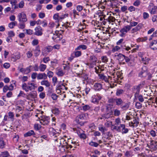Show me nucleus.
<instances>
[{"label": "nucleus", "mask_w": 157, "mask_h": 157, "mask_svg": "<svg viewBox=\"0 0 157 157\" xmlns=\"http://www.w3.org/2000/svg\"><path fill=\"white\" fill-rule=\"evenodd\" d=\"M75 55L76 57H79L81 56V52L79 51H77L74 52Z\"/></svg>", "instance_id": "ea45409f"}, {"label": "nucleus", "mask_w": 157, "mask_h": 157, "mask_svg": "<svg viewBox=\"0 0 157 157\" xmlns=\"http://www.w3.org/2000/svg\"><path fill=\"white\" fill-rule=\"evenodd\" d=\"M34 128L35 130H39L41 128V127L38 124H35L34 125Z\"/></svg>", "instance_id": "49530a36"}, {"label": "nucleus", "mask_w": 157, "mask_h": 157, "mask_svg": "<svg viewBox=\"0 0 157 157\" xmlns=\"http://www.w3.org/2000/svg\"><path fill=\"white\" fill-rule=\"evenodd\" d=\"M131 29V26L129 25H127L124 26L120 31L121 34L120 36H123L128 31Z\"/></svg>", "instance_id": "39448f33"}, {"label": "nucleus", "mask_w": 157, "mask_h": 157, "mask_svg": "<svg viewBox=\"0 0 157 157\" xmlns=\"http://www.w3.org/2000/svg\"><path fill=\"white\" fill-rule=\"evenodd\" d=\"M26 55L28 58H30L32 57L33 56L32 52L31 51H29L26 53Z\"/></svg>", "instance_id": "3c124183"}, {"label": "nucleus", "mask_w": 157, "mask_h": 157, "mask_svg": "<svg viewBox=\"0 0 157 157\" xmlns=\"http://www.w3.org/2000/svg\"><path fill=\"white\" fill-rule=\"evenodd\" d=\"M133 122V124L135 125V126L136 127L137 126L139 122L136 119H134L132 121Z\"/></svg>", "instance_id": "6e6d98bb"}, {"label": "nucleus", "mask_w": 157, "mask_h": 157, "mask_svg": "<svg viewBox=\"0 0 157 157\" xmlns=\"http://www.w3.org/2000/svg\"><path fill=\"white\" fill-rule=\"evenodd\" d=\"M99 130L101 132L102 134H105V132L107 131V129L105 127L102 126H101L98 127Z\"/></svg>", "instance_id": "393cba45"}, {"label": "nucleus", "mask_w": 157, "mask_h": 157, "mask_svg": "<svg viewBox=\"0 0 157 157\" xmlns=\"http://www.w3.org/2000/svg\"><path fill=\"white\" fill-rule=\"evenodd\" d=\"M42 85H45L47 87H49L50 85V83L48 80H43L41 82Z\"/></svg>", "instance_id": "aec40b11"}, {"label": "nucleus", "mask_w": 157, "mask_h": 157, "mask_svg": "<svg viewBox=\"0 0 157 157\" xmlns=\"http://www.w3.org/2000/svg\"><path fill=\"white\" fill-rule=\"evenodd\" d=\"M136 107L138 109H140L141 107V105L140 103L139 102H137L136 103Z\"/></svg>", "instance_id": "680f3d73"}, {"label": "nucleus", "mask_w": 157, "mask_h": 157, "mask_svg": "<svg viewBox=\"0 0 157 157\" xmlns=\"http://www.w3.org/2000/svg\"><path fill=\"white\" fill-rule=\"evenodd\" d=\"M24 2L23 1H22L20 2L18 4V7L20 8H22L24 6Z\"/></svg>", "instance_id": "37998d69"}, {"label": "nucleus", "mask_w": 157, "mask_h": 157, "mask_svg": "<svg viewBox=\"0 0 157 157\" xmlns=\"http://www.w3.org/2000/svg\"><path fill=\"white\" fill-rule=\"evenodd\" d=\"M8 90H9V86L7 85L5 86L3 88V92H6Z\"/></svg>", "instance_id": "69168bd1"}, {"label": "nucleus", "mask_w": 157, "mask_h": 157, "mask_svg": "<svg viewBox=\"0 0 157 157\" xmlns=\"http://www.w3.org/2000/svg\"><path fill=\"white\" fill-rule=\"evenodd\" d=\"M61 147V148H59V151L62 152H64L65 151V146H61L60 147Z\"/></svg>", "instance_id": "4d7b16f0"}, {"label": "nucleus", "mask_w": 157, "mask_h": 157, "mask_svg": "<svg viewBox=\"0 0 157 157\" xmlns=\"http://www.w3.org/2000/svg\"><path fill=\"white\" fill-rule=\"evenodd\" d=\"M78 121H82L85 119L86 116L85 114H81L78 116Z\"/></svg>", "instance_id": "a878e982"}, {"label": "nucleus", "mask_w": 157, "mask_h": 157, "mask_svg": "<svg viewBox=\"0 0 157 157\" xmlns=\"http://www.w3.org/2000/svg\"><path fill=\"white\" fill-rule=\"evenodd\" d=\"M120 49V47L117 46L114 47L112 48V51L113 52H115L118 51Z\"/></svg>", "instance_id": "58836bf2"}, {"label": "nucleus", "mask_w": 157, "mask_h": 157, "mask_svg": "<svg viewBox=\"0 0 157 157\" xmlns=\"http://www.w3.org/2000/svg\"><path fill=\"white\" fill-rule=\"evenodd\" d=\"M105 16L103 17V18H104V20H106L109 23H110L111 22H113L115 20V18L112 16H109L108 18H107L106 19H105Z\"/></svg>", "instance_id": "2eb2a0df"}, {"label": "nucleus", "mask_w": 157, "mask_h": 157, "mask_svg": "<svg viewBox=\"0 0 157 157\" xmlns=\"http://www.w3.org/2000/svg\"><path fill=\"white\" fill-rule=\"evenodd\" d=\"M77 10L79 12H80L83 9V7L82 6L78 5L77 6Z\"/></svg>", "instance_id": "13d9d810"}, {"label": "nucleus", "mask_w": 157, "mask_h": 157, "mask_svg": "<svg viewBox=\"0 0 157 157\" xmlns=\"http://www.w3.org/2000/svg\"><path fill=\"white\" fill-rule=\"evenodd\" d=\"M59 14L58 13L55 14L53 16L54 19L58 20V21L59 20Z\"/></svg>", "instance_id": "c03bdc74"}, {"label": "nucleus", "mask_w": 157, "mask_h": 157, "mask_svg": "<svg viewBox=\"0 0 157 157\" xmlns=\"http://www.w3.org/2000/svg\"><path fill=\"white\" fill-rule=\"evenodd\" d=\"M45 16V14L44 13H40L39 14V16L40 18H43Z\"/></svg>", "instance_id": "774afa93"}, {"label": "nucleus", "mask_w": 157, "mask_h": 157, "mask_svg": "<svg viewBox=\"0 0 157 157\" xmlns=\"http://www.w3.org/2000/svg\"><path fill=\"white\" fill-rule=\"evenodd\" d=\"M114 57L118 60L122 61L124 59V55L121 54L116 53L114 55Z\"/></svg>", "instance_id": "1a4fd4ad"}, {"label": "nucleus", "mask_w": 157, "mask_h": 157, "mask_svg": "<svg viewBox=\"0 0 157 157\" xmlns=\"http://www.w3.org/2000/svg\"><path fill=\"white\" fill-rule=\"evenodd\" d=\"M95 89L97 90H99L101 88V85L99 83H95L94 85Z\"/></svg>", "instance_id": "c85d7f7f"}, {"label": "nucleus", "mask_w": 157, "mask_h": 157, "mask_svg": "<svg viewBox=\"0 0 157 157\" xmlns=\"http://www.w3.org/2000/svg\"><path fill=\"white\" fill-rule=\"evenodd\" d=\"M129 107V105L128 103H123L121 105V108L124 109H128Z\"/></svg>", "instance_id": "5701e85b"}, {"label": "nucleus", "mask_w": 157, "mask_h": 157, "mask_svg": "<svg viewBox=\"0 0 157 157\" xmlns=\"http://www.w3.org/2000/svg\"><path fill=\"white\" fill-rule=\"evenodd\" d=\"M26 32L27 34L28 35H32L33 33V31L30 29H26Z\"/></svg>", "instance_id": "de8ad7c7"}, {"label": "nucleus", "mask_w": 157, "mask_h": 157, "mask_svg": "<svg viewBox=\"0 0 157 157\" xmlns=\"http://www.w3.org/2000/svg\"><path fill=\"white\" fill-rule=\"evenodd\" d=\"M8 116L10 118H13L14 117V115L13 112H9L8 113Z\"/></svg>", "instance_id": "0e129e2a"}, {"label": "nucleus", "mask_w": 157, "mask_h": 157, "mask_svg": "<svg viewBox=\"0 0 157 157\" xmlns=\"http://www.w3.org/2000/svg\"><path fill=\"white\" fill-rule=\"evenodd\" d=\"M113 100V101H115L116 105H121L123 103V101L121 98L114 99Z\"/></svg>", "instance_id": "4468645a"}, {"label": "nucleus", "mask_w": 157, "mask_h": 157, "mask_svg": "<svg viewBox=\"0 0 157 157\" xmlns=\"http://www.w3.org/2000/svg\"><path fill=\"white\" fill-rule=\"evenodd\" d=\"M141 60L143 62V63L144 64L146 65V62H147V61H146L147 58H146V57H145V56H144V57H142L141 58Z\"/></svg>", "instance_id": "603ef678"}, {"label": "nucleus", "mask_w": 157, "mask_h": 157, "mask_svg": "<svg viewBox=\"0 0 157 157\" xmlns=\"http://www.w3.org/2000/svg\"><path fill=\"white\" fill-rule=\"evenodd\" d=\"M35 30V31L34 33L35 35L38 36H41L42 35V29L40 27L38 26L36 27Z\"/></svg>", "instance_id": "423d86ee"}, {"label": "nucleus", "mask_w": 157, "mask_h": 157, "mask_svg": "<svg viewBox=\"0 0 157 157\" xmlns=\"http://www.w3.org/2000/svg\"><path fill=\"white\" fill-rule=\"evenodd\" d=\"M141 28V25L139 24L136 27L134 28L131 30V33H134L135 32H136L139 30H140Z\"/></svg>", "instance_id": "dca6fc26"}, {"label": "nucleus", "mask_w": 157, "mask_h": 157, "mask_svg": "<svg viewBox=\"0 0 157 157\" xmlns=\"http://www.w3.org/2000/svg\"><path fill=\"white\" fill-rule=\"evenodd\" d=\"M98 59L94 56H90V63H87L86 64L90 68H93L94 66L95 65Z\"/></svg>", "instance_id": "f03ea898"}, {"label": "nucleus", "mask_w": 157, "mask_h": 157, "mask_svg": "<svg viewBox=\"0 0 157 157\" xmlns=\"http://www.w3.org/2000/svg\"><path fill=\"white\" fill-rule=\"evenodd\" d=\"M20 58V54L18 53L16 56H12L11 58V59L12 61L15 62L17 60L19 59Z\"/></svg>", "instance_id": "6ab92c4d"}, {"label": "nucleus", "mask_w": 157, "mask_h": 157, "mask_svg": "<svg viewBox=\"0 0 157 157\" xmlns=\"http://www.w3.org/2000/svg\"><path fill=\"white\" fill-rule=\"evenodd\" d=\"M124 92V91L123 90L119 89L117 90L116 94L117 95H119L120 94H122Z\"/></svg>", "instance_id": "a18cd8bd"}, {"label": "nucleus", "mask_w": 157, "mask_h": 157, "mask_svg": "<svg viewBox=\"0 0 157 157\" xmlns=\"http://www.w3.org/2000/svg\"><path fill=\"white\" fill-rule=\"evenodd\" d=\"M17 17L18 21L21 22H25L27 20L26 14L24 12H22L18 14Z\"/></svg>", "instance_id": "7ed1b4c3"}, {"label": "nucleus", "mask_w": 157, "mask_h": 157, "mask_svg": "<svg viewBox=\"0 0 157 157\" xmlns=\"http://www.w3.org/2000/svg\"><path fill=\"white\" fill-rule=\"evenodd\" d=\"M15 25V23L13 22H10L8 25L10 29H13Z\"/></svg>", "instance_id": "a19ab883"}, {"label": "nucleus", "mask_w": 157, "mask_h": 157, "mask_svg": "<svg viewBox=\"0 0 157 157\" xmlns=\"http://www.w3.org/2000/svg\"><path fill=\"white\" fill-rule=\"evenodd\" d=\"M49 132L51 136H54V138H56L57 137H59V134L52 128H49Z\"/></svg>", "instance_id": "20e7f679"}, {"label": "nucleus", "mask_w": 157, "mask_h": 157, "mask_svg": "<svg viewBox=\"0 0 157 157\" xmlns=\"http://www.w3.org/2000/svg\"><path fill=\"white\" fill-rule=\"evenodd\" d=\"M56 74L58 75L59 76H61L63 75L64 73L62 71L58 70L56 72Z\"/></svg>", "instance_id": "79ce46f5"}, {"label": "nucleus", "mask_w": 157, "mask_h": 157, "mask_svg": "<svg viewBox=\"0 0 157 157\" xmlns=\"http://www.w3.org/2000/svg\"><path fill=\"white\" fill-rule=\"evenodd\" d=\"M28 91H29V90H34L35 85L33 83H29L28 84Z\"/></svg>", "instance_id": "b1692460"}, {"label": "nucleus", "mask_w": 157, "mask_h": 157, "mask_svg": "<svg viewBox=\"0 0 157 157\" xmlns=\"http://www.w3.org/2000/svg\"><path fill=\"white\" fill-rule=\"evenodd\" d=\"M52 48L51 47L49 46L44 48L42 51V53L44 55L46 53H48L51 51L52 50Z\"/></svg>", "instance_id": "9b49d317"}, {"label": "nucleus", "mask_w": 157, "mask_h": 157, "mask_svg": "<svg viewBox=\"0 0 157 157\" xmlns=\"http://www.w3.org/2000/svg\"><path fill=\"white\" fill-rule=\"evenodd\" d=\"M49 36L53 40H55L57 37V34L51 33L49 35Z\"/></svg>", "instance_id": "c756f323"}, {"label": "nucleus", "mask_w": 157, "mask_h": 157, "mask_svg": "<svg viewBox=\"0 0 157 157\" xmlns=\"http://www.w3.org/2000/svg\"><path fill=\"white\" fill-rule=\"evenodd\" d=\"M98 75L102 80H103L106 82H108V78H107L106 76H104L103 74H99Z\"/></svg>", "instance_id": "a211bd4d"}, {"label": "nucleus", "mask_w": 157, "mask_h": 157, "mask_svg": "<svg viewBox=\"0 0 157 157\" xmlns=\"http://www.w3.org/2000/svg\"><path fill=\"white\" fill-rule=\"evenodd\" d=\"M43 62L44 63H47L48 62V61L50 60V59L49 57L44 58L43 60Z\"/></svg>", "instance_id": "338daca9"}, {"label": "nucleus", "mask_w": 157, "mask_h": 157, "mask_svg": "<svg viewBox=\"0 0 157 157\" xmlns=\"http://www.w3.org/2000/svg\"><path fill=\"white\" fill-rule=\"evenodd\" d=\"M140 4V1L139 0H137L133 3V5L135 6H138Z\"/></svg>", "instance_id": "e2e57ef3"}, {"label": "nucleus", "mask_w": 157, "mask_h": 157, "mask_svg": "<svg viewBox=\"0 0 157 157\" xmlns=\"http://www.w3.org/2000/svg\"><path fill=\"white\" fill-rule=\"evenodd\" d=\"M28 85L25 83H24L22 86V89L26 92H28Z\"/></svg>", "instance_id": "473e14b6"}, {"label": "nucleus", "mask_w": 157, "mask_h": 157, "mask_svg": "<svg viewBox=\"0 0 157 157\" xmlns=\"http://www.w3.org/2000/svg\"><path fill=\"white\" fill-rule=\"evenodd\" d=\"M149 47L153 50L157 49V40H154L151 43Z\"/></svg>", "instance_id": "6e6552de"}, {"label": "nucleus", "mask_w": 157, "mask_h": 157, "mask_svg": "<svg viewBox=\"0 0 157 157\" xmlns=\"http://www.w3.org/2000/svg\"><path fill=\"white\" fill-rule=\"evenodd\" d=\"M69 141H70L71 143L68 144V147L70 148H71L73 147H75L76 143L75 142H73L70 139L69 140Z\"/></svg>", "instance_id": "7c9ffc66"}, {"label": "nucleus", "mask_w": 157, "mask_h": 157, "mask_svg": "<svg viewBox=\"0 0 157 157\" xmlns=\"http://www.w3.org/2000/svg\"><path fill=\"white\" fill-rule=\"evenodd\" d=\"M87 48V47L85 45H79L78 47L76 48V50H79L80 48H82L83 49H86Z\"/></svg>", "instance_id": "72a5a7b5"}, {"label": "nucleus", "mask_w": 157, "mask_h": 157, "mask_svg": "<svg viewBox=\"0 0 157 157\" xmlns=\"http://www.w3.org/2000/svg\"><path fill=\"white\" fill-rule=\"evenodd\" d=\"M5 145V143L3 140V138H0V148H4Z\"/></svg>", "instance_id": "bb28decb"}, {"label": "nucleus", "mask_w": 157, "mask_h": 157, "mask_svg": "<svg viewBox=\"0 0 157 157\" xmlns=\"http://www.w3.org/2000/svg\"><path fill=\"white\" fill-rule=\"evenodd\" d=\"M149 6L150 7L149 10L151 13L152 14H155L156 12L157 7L154 6L152 4L150 5Z\"/></svg>", "instance_id": "9d476101"}, {"label": "nucleus", "mask_w": 157, "mask_h": 157, "mask_svg": "<svg viewBox=\"0 0 157 157\" xmlns=\"http://www.w3.org/2000/svg\"><path fill=\"white\" fill-rule=\"evenodd\" d=\"M34 51L35 56H37L39 55L40 53V51L38 46L36 47V48L35 49Z\"/></svg>", "instance_id": "4be33fe9"}, {"label": "nucleus", "mask_w": 157, "mask_h": 157, "mask_svg": "<svg viewBox=\"0 0 157 157\" xmlns=\"http://www.w3.org/2000/svg\"><path fill=\"white\" fill-rule=\"evenodd\" d=\"M56 145L60 147L61 146H65L66 149H68L69 147L68 144L71 143L70 141H68V142H67L64 138H61L60 136L59 137H57L56 138L54 139Z\"/></svg>", "instance_id": "f257e3e1"}, {"label": "nucleus", "mask_w": 157, "mask_h": 157, "mask_svg": "<svg viewBox=\"0 0 157 157\" xmlns=\"http://www.w3.org/2000/svg\"><path fill=\"white\" fill-rule=\"evenodd\" d=\"M9 37H12L14 36V33L13 31H10L8 33Z\"/></svg>", "instance_id": "5fc2aeb1"}, {"label": "nucleus", "mask_w": 157, "mask_h": 157, "mask_svg": "<svg viewBox=\"0 0 157 157\" xmlns=\"http://www.w3.org/2000/svg\"><path fill=\"white\" fill-rule=\"evenodd\" d=\"M68 16V14L67 13L65 14L64 15H62L59 17V20L63 19L66 17H67Z\"/></svg>", "instance_id": "864d4df0"}, {"label": "nucleus", "mask_w": 157, "mask_h": 157, "mask_svg": "<svg viewBox=\"0 0 157 157\" xmlns=\"http://www.w3.org/2000/svg\"><path fill=\"white\" fill-rule=\"evenodd\" d=\"M49 121L46 118H42L40 120V123L43 125H48Z\"/></svg>", "instance_id": "ddd939ff"}, {"label": "nucleus", "mask_w": 157, "mask_h": 157, "mask_svg": "<svg viewBox=\"0 0 157 157\" xmlns=\"http://www.w3.org/2000/svg\"><path fill=\"white\" fill-rule=\"evenodd\" d=\"M79 137L83 139H85L86 138V135L84 132L79 135Z\"/></svg>", "instance_id": "09e8293b"}, {"label": "nucleus", "mask_w": 157, "mask_h": 157, "mask_svg": "<svg viewBox=\"0 0 157 157\" xmlns=\"http://www.w3.org/2000/svg\"><path fill=\"white\" fill-rule=\"evenodd\" d=\"M37 78L39 79H45L47 78V75L45 73L39 74L37 75Z\"/></svg>", "instance_id": "f8f14e48"}, {"label": "nucleus", "mask_w": 157, "mask_h": 157, "mask_svg": "<svg viewBox=\"0 0 157 157\" xmlns=\"http://www.w3.org/2000/svg\"><path fill=\"white\" fill-rule=\"evenodd\" d=\"M114 114L115 116H118L120 114V111L119 110L116 109L114 111Z\"/></svg>", "instance_id": "f704fd0d"}, {"label": "nucleus", "mask_w": 157, "mask_h": 157, "mask_svg": "<svg viewBox=\"0 0 157 157\" xmlns=\"http://www.w3.org/2000/svg\"><path fill=\"white\" fill-rule=\"evenodd\" d=\"M46 65L44 64H41L39 67V68L41 71H44L46 68Z\"/></svg>", "instance_id": "cd10ccee"}, {"label": "nucleus", "mask_w": 157, "mask_h": 157, "mask_svg": "<svg viewBox=\"0 0 157 157\" xmlns=\"http://www.w3.org/2000/svg\"><path fill=\"white\" fill-rule=\"evenodd\" d=\"M89 144L91 146H94L95 147H97L98 145V144L97 143L93 141L90 142L89 143Z\"/></svg>", "instance_id": "4c0bfd02"}, {"label": "nucleus", "mask_w": 157, "mask_h": 157, "mask_svg": "<svg viewBox=\"0 0 157 157\" xmlns=\"http://www.w3.org/2000/svg\"><path fill=\"white\" fill-rule=\"evenodd\" d=\"M115 125H119L121 123V120L119 118H118L115 120Z\"/></svg>", "instance_id": "c9c22d12"}, {"label": "nucleus", "mask_w": 157, "mask_h": 157, "mask_svg": "<svg viewBox=\"0 0 157 157\" xmlns=\"http://www.w3.org/2000/svg\"><path fill=\"white\" fill-rule=\"evenodd\" d=\"M25 27V24L24 22H22L19 24V28L21 29H23Z\"/></svg>", "instance_id": "8fccbe9b"}, {"label": "nucleus", "mask_w": 157, "mask_h": 157, "mask_svg": "<svg viewBox=\"0 0 157 157\" xmlns=\"http://www.w3.org/2000/svg\"><path fill=\"white\" fill-rule=\"evenodd\" d=\"M35 133L34 131L33 130L29 131L28 132L25 133L24 135L25 137H27L30 136H33L35 135Z\"/></svg>", "instance_id": "f3484780"}, {"label": "nucleus", "mask_w": 157, "mask_h": 157, "mask_svg": "<svg viewBox=\"0 0 157 157\" xmlns=\"http://www.w3.org/2000/svg\"><path fill=\"white\" fill-rule=\"evenodd\" d=\"M143 71L140 72L139 74V76L141 77H146L147 75V69L146 67L145 66H144L142 68Z\"/></svg>", "instance_id": "0eeeda50"}, {"label": "nucleus", "mask_w": 157, "mask_h": 157, "mask_svg": "<svg viewBox=\"0 0 157 157\" xmlns=\"http://www.w3.org/2000/svg\"><path fill=\"white\" fill-rule=\"evenodd\" d=\"M90 107L88 105H85L82 107V109L84 111L88 110L90 109Z\"/></svg>", "instance_id": "2f4dec72"}, {"label": "nucleus", "mask_w": 157, "mask_h": 157, "mask_svg": "<svg viewBox=\"0 0 157 157\" xmlns=\"http://www.w3.org/2000/svg\"><path fill=\"white\" fill-rule=\"evenodd\" d=\"M10 66V64L9 63H6L3 65V67L6 68H9Z\"/></svg>", "instance_id": "052dcab7"}, {"label": "nucleus", "mask_w": 157, "mask_h": 157, "mask_svg": "<svg viewBox=\"0 0 157 157\" xmlns=\"http://www.w3.org/2000/svg\"><path fill=\"white\" fill-rule=\"evenodd\" d=\"M111 129L112 130H116L118 132H121V130L120 129V127H117L116 125L112 124L111 125Z\"/></svg>", "instance_id": "412c9836"}, {"label": "nucleus", "mask_w": 157, "mask_h": 157, "mask_svg": "<svg viewBox=\"0 0 157 157\" xmlns=\"http://www.w3.org/2000/svg\"><path fill=\"white\" fill-rule=\"evenodd\" d=\"M138 24V23L136 22H131L130 23V25L129 26H131V28L132 26H135Z\"/></svg>", "instance_id": "bf43d9fd"}, {"label": "nucleus", "mask_w": 157, "mask_h": 157, "mask_svg": "<svg viewBox=\"0 0 157 157\" xmlns=\"http://www.w3.org/2000/svg\"><path fill=\"white\" fill-rule=\"evenodd\" d=\"M52 112L53 113L57 115L59 114V111L58 109L55 108L52 110Z\"/></svg>", "instance_id": "e433bc0d"}]
</instances>
